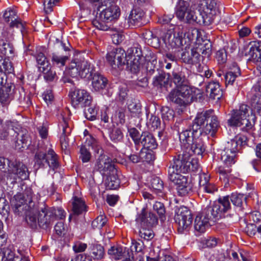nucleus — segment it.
<instances>
[{
    "instance_id": "obj_1",
    "label": "nucleus",
    "mask_w": 261,
    "mask_h": 261,
    "mask_svg": "<svg viewBox=\"0 0 261 261\" xmlns=\"http://www.w3.org/2000/svg\"><path fill=\"white\" fill-rule=\"evenodd\" d=\"M181 125V122H176L174 127L178 133L182 153L173 160L187 162L195 160L192 158L194 154L202 155L205 151V147L200 137L206 135L214 136L219 126V121L214 111L208 110L197 114L192 126L180 132Z\"/></svg>"
},
{
    "instance_id": "obj_2",
    "label": "nucleus",
    "mask_w": 261,
    "mask_h": 261,
    "mask_svg": "<svg viewBox=\"0 0 261 261\" xmlns=\"http://www.w3.org/2000/svg\"><path fill=\"white\" fill-rule=\"evenodd\" d=\"M197 160L192 162H182L180 160H173L168 169V178L176 185L178 195L185 196L192 191V185L188 178L180 173H185L189 171H195L198 168Z\"/></svg>"
},
{
    "instance_id": "obj_3",
    "label": "nucleus",
    "mask_w": 261,
    "mask_h": 261,
    "mask_svg": "<svg viewBox=\"0 0 261 261\" xmlns=\"http://www.w3.org/2000/svg\"><path fill=\"white\" fill-rule=\"evenodd\" d=\"M245 143V139L241 137H236L227 142L225 149L221 151V159L225 165H219L216 171L219 174L220 179L225 182L228 181V177L231 170L229 167L235 163L234 158L238 151L239 146L243 145Z\"/></svg>"
},
{
    "instance_id": "obj_4",
    "label": "nucleus",
    "mask_w": 261,
    "mask_h": 261,
    "mask_svg": "<svg viewBox=\"0 0 261 261\" xmlns=\"http://www.w3.org/2000/svg\"><path fill=\"white\" fill-rule=\"evenodd\" d=\"M199 41V31L196 29L189 30L185 34V46L181 55L179 58L181 61L186 64H193L199 63L201 60V56L199 53L195 50V48L190 49V46L194 40Z\"/></svg>"
},
{
    "instance_id": "obj_5",
    "label": "nucleus",
    "mask_w": 261,
    "mask_h": 261,
    "mask_svg": "<svg viewBox=\"0 0 261 261\" xmlns=\"http://www.w3.org/2000/svg\"><path fill=\"white\" fill-rule=\"evenodd\" d=\"M115 2L110 4L107 2L106 6L108 5L109 6L105 9L102 8L100 9L99 15H97L96 18L92 21L95 27L100 30L107 31L110 27L106 24V22L116 20L119 17L120 10L119 7L115 4Z\"/></svg>"
},
{
    "instance_id": "obj_6",
    "label": "nucleus",
    "mask_w": 261,
    "mask_h": 261,
    "mask_svg": "<svg viewBox=\"0 0 261 261\" xmlns=\"http://www.w3.org/2000/svg\"><path fill=\"white\" fill-rule=\"evenodd\" d=\"M249 111V107L245 104L241 105L238 109L233 110L227 120L228 125L231 127H240L241 130L245 132L251 129L253 124L247 119Z\"/></svg>"
},
{
    "instance_id": "obj_7",
    "label": "nucleus",
    "mask_w": 261,
    "mask_h": 261,
    "mask_svg": "<svg viewBox=\"0 0 261 261\" xmlns=\"http://www.w3.org/2000/svg\"><path fill=\"white\" fill-rule=\"evenodd\" d=\"M184 27L178 25L175 27L173 31H168L163 36L162 40L166 47L173 52L182 50L185 46V32L182 36Z\"/></svg>"
},
{
    "instance_id": "obj_8",
    "label": "nucleus",
    "mask_w": 261,
    "mask_h": 261,
    "mask_svg": "<svg viewBox=\"0 0 261 261\" xmlns=\"http://www.w3.org/2000/svg\"><path fill=\"white\" fill-rule=\"evenodd\" d=\"M229 196H225L219 198L217 201H214L210 205L207 206L203 211L205 215L210 217L213 223L224 218L226 213L230 209Z\"/></svg>"
},
{
    "instance_id": "obj_9",
    "label": "nucleus",
    "mask_w": 261,
    "mask_h": 261,
    "mask_svg": "<svg viewBox=\"0 0 261 261\" xmlns=\"http://www.w3.org/2000/svg\"><path fill=\"white\" fill-rule=\"evenodd\" d=\"M96 72L93 65L84 59H74L69 64L68 73L72 77L80 76L90 80Z\"/></svg>"
},
{
    "instance_id": "obj_10",
    "label": "nucleus",
    "mask_w": 261,
    "mask_h": 261,
    "mask_svg": "<svg viewBox=\"0 0 261 261\" xmlns=\"http://www.w3.org/2000/svg\"><path fill=\"white\" fill-rule=\"evenodd\" d=\"M126 60V68L132 72L136 73L143 66L145 58L143 56L142 51L138 44L134 45L128 48L125 52Z\"/></svg>"
},
{
    "instance_id": "obj_11",
    "label": "nucleus",
    "mask_w": 261,
    "mask_h": 261,
    "mask_svg": "<svg viewBox=\"0 0 261 261\" xmlns=\"http://www.w3.org/2000/svg\"><path fill=\"white\" fill-rule=\"evenodd\" d=\"M193 89L187 84L176 88L171 91L168 99L179 106H185L191 102L194 98Z\"/></svg>"
},
{
    "instance_id": "obj_12",
    "label": "nucleus",
    "mask_w": 261,
    "mask_h": 261,
    "mask_svg": "<svg viewBox=\"0 0 261 261\" xmlns=\"http://www.w3.org/2000/svg\"><path fill=\"white\" fill-rule=\"evenodd\" d=\"M8 170L6 177L7 182L14 184L16 182L17 178L22 180L27 179L29 176L27 167L21 162L14 161L8 165Z\"/></svg>"
},
{
    "instance_id": "obj_13",
    "label": "nucleus",
    "mask_w": 261,
    "mask_h": 261,
    "mask_svg": "<svg viewBox=\"0 0 261 261\" xmlns=\"http://www.w3.org/2000/svg\"><path fill=\"white\" fill-rule=\"evenodd\" d=\"M35 164L39 167H44L46 163L50 168L55 170L59 166L58 156L53 149L48 150L47 154L42 149L39 148L35 155Z\"/></svg>"
},
{
    "instance_id": "obj_14",
    "label": "nucleus",
    "mask_w": 261,
    "mask_h": 261,
    "mask_svg": "<svg viewBox=\"0 0 261 261\" xmlns=\"http://www.w3.org/2000/svg\"><path fill=\"white\" fill-rule=\"evenodd\" d=\"M177 18L187 23H192L197 22V16L194 11L191 9L188 1L178 0L175 8Z\"/></svg>"
},
{
    "instance_id": "obj_15",
    "label": "nucleus",
    "mask_w": 261,
    "mask_h": 261,
    "mask_svg": "<svg viewBox=\"0 0 261 261\" xmlns=\"http://www.w3.org/2000/svg\"><path fill=\"white\" fill-rule=\"evenodd\" d=\"M97 162L95 165V169L99 171L101 174H105L106 171L115 172V166L112 163V160L107 155L104 154L103 150L98 144H93L92 146Z\"/></svg>"
},
{
    "instance_id": "obj_16",
    "label": "nucleus",
    "mask_w": 261,
    "mask_h": 261,
    "mask_svg": "<svg viewBox=\"0 0 261 261\" xmlns=\"http://www.w3.org/2000/svg\"><path fill=\"white\" fill-rule=\"evenodd\" d=\"M174 220L178 225V231L181 232L191 225L192 217L190 211L186 206L176 207L175 210Z\"/></svg>"
},
{
    "instance_id": "obj_17",
    "label": "nucleus",
    "mask_w": 261,
    "mask_h": 261,
    "mask_svg": "<svg viewBox=\"0 0 261 261\" xmlns=\"http://www.w3.org/2000/svg\"><path fill=\"white\" fill-rule=\"evenodd\" d=\"M106 59L109 65L114 69L126 65L125 50L121 48L113 49L107 54Z\"/></svg>"
},
{
    "instance_id": "obj_18",
    "label": "nucleus",
    "mask_w": 261,
    "mask_h": 261,
    "mask_svg": "<svg viewBox=\"0 0 261 261\" xmlns=\"http://www.w3.org/2000/svg\"><path fill=\"white\" fill-rule=\"evenodd\" d=\"M71 96L72 104L75 108L89 107L92 102V97L84 89H75Z\"/></svg>"
},
{
    "instance_id": "obj_19",
    "label": "nucleus",
    "mask_w": 261,
    "mask_h": 261,
    "mask_svg": "<svg viewBox=\"0 0 261 261\" xmlns=\"http://www.w3.org/2000/svg\"><path fill=\"white\" fill-rule=\"evenodd\" d=\"M3 18L6 22L10 23L11 28L16 27L20 29L21 32L24 30V24L21 19L18 18L16 10L12 8H7L4 14Z\"/></svg>"
},
{
    "instance_id": "obj_20",
    "label": "nucleus",
    "mask_w": 261,
    "mask_h": 261,
    "mask_svg": "<svg viewBox=\"0 0 261 261\" xmlns=\"http://www.w3.org/2000/svg\"><path fill=\"white\" fill-rule=\"evenodd\" d=\"M133 249L129 252L128 249L120 246H113L108 250V254L115 260H119L122 257L123 261H130L133 258Z\"/></svg>"
},
{
    "instance_id": "obj_21",
    "label": "nucleus",
    "mask_w": 261,
    "mask_h": 261,
    "mask_svg": "<svg viewBox=\"0 0 261 261\" xmlns=\"http://www.w3.org/2000/svg\"><path fill=\"white\" fill-rule=\"evenodd\" d=\"M55 220L54 211L52 208H42L39 212L38 221L43 228H47Z\"/></svg>"
},
{
    "instance_id": "obj_22",
    "label": "nucleus",
    "mask_w": 261,
    "mask_h": 261,
    "mask_svg": "<svg viewBox=\"0 0 261 261\" xmlns=\"http://www.w3.org/2000/svg\"><path fill=\"white\" fill-rule=\"evenodd\" d=\"M136 222L138 228H139V235L141 239H146L147 236V210L143 207L140 212L138 213L136 218Z\"/></svg>"
},
{
    "instance_id": "obj_23",
    "label": "nucleus",
    "mask_w": 261,
    "mask_h": 261,
    "mask_svg": "<svg viewBox=\"0 0 261 261\" xmlns=\"http://www.w3.org/2000/svg\"><path fill=\"white\" fill-rule=\"evenodd\" d=\"M208 216H206L205 212L203 210L201 214L198 215L195 219L194 228L196 231L203 233L206 229L214 223L209 219Z\"/></svg>"
},
{
    "instance_id": "obj_24",
    "label": "nucleus",
    "mask_w": 261,
    "mask_h": 261,
    "mask_svg": "<svg viewBox=\"0 0 261 261\" xmlns=\"http://www.w3.org/2000/svg\"><path fill=\"white\" fill-rule=\"evenodd\" d=\"M59 128L62 130V135L60 137V143L62 149H66L68 145L67 136L71 131V128L69 124V120L64 117L60 122Z\"/></svg>"
},
{
    "instance_id": "obj_25",
    "label": "nucleus",
    "mask_w": 261,
    "mask_h": 261,
    "mask_svg": "<svg viewBox=\"0 0 261 261\" xmlns=\"http://www.w3.org/2000/svg\"><path fill=\"white\" fill-rule=\"evenodd\" d=\"M115 172L111 171H105V174H101L103 175L107 176V180L106 182V188L109 190H115L117 189L120 185V180L118 178L117 175V170L115 167Z\"/></svg>"
},
{
    "instance_id": "obj_26",
    "label": "nucleus",
    "mask_w": 261,
    "mask_h": 261,
    "mask_svg": "<svg viewBox=\"0 0 261 261\" xmlns=\"http://www.w3.org/2000/svg\"><path fill=\"white\" fill-rule=\"evenodd\" d=\"M15 85L12 83H7L0 88V100L3 103H6L12 99Z\"/></svg>"
},
{
    "instance_id": "obj_27",
    "label": "nucleus",
    "mask_w": 261,
    "mask_h": 261,
    "mask_svg": "<svg viewBox=\"0 0 261 261\" xmlns=\"http://www.w3.org/2000/svg\"><path fill=\"white\" fill-rule=\"evenodd\" d=\"M145 12L140 9H133L128 18L129 26L139 27L142 24L141 21L145 16Z\"/></svg>"
},
{
    "instance_id": "obj_28",
    "label": "nucleus",
    "mask_w": 261,
    "mask_h": 261,
    "mask_svg": "<svg viewBox=\"0 0 261 261\" xmlns=\"http://www.w3.org/2000/svg\"><path fill=\"white\" fill-rule=\"evenodd\" d=\"M248 55L250 59L257 63L261 73V42H255L250 47Z\"/></svg>"
},
{
    "instance_id": "obj_29",
    "label": "nucleus",
    "mask_w": 261,
    "mask_h": 261,
    "mask_svg": "<svg viewBox=\"0 0 261 261\" xmlns=\"http://www.w3.org/2000/svg\"><path fill=\"white\" fill-rule=\"evenodd\" d=\"M206 92L214 99H220L223 93L219 83L216 82H210L206 86Z\"/></svg>"
},
{
    "instance_id": "obj_30",
    "label": "nucleus",
    "mask_w": 261,
    "mask_h": 261,
    "mask_svg": "<svg viewBox=\"0 0 261 261\" xmlns=\"http://www.w3.org/2000/svg\"><path fill=\"white\" fill-rule=\"evenodd\" d=\"M91 80H92V87L96 91H100L107 86V79L98 72L95 73Z\"/></svg>"
},
{
    "instance_id": "obj_31",
    "label": "nucleus",
    "mask_w": 261,
    "mask_h": 261,
    "mask_svg": "<svg viewBox=\"0 0 261 261\" xmlns=\"http://www.w3.org/2000/svg\"><path fill=\"white\" fill-rule=\"evenodd\" d=\"M241 75L240 69L236 63L232 64L229 71L225 75V84L226 86L232 85L236 77Z\"/></svg>"
},
{
    "instance_id": "obj_32",
    "label": "nucleus",
    "mask_w": 261,
    "mask_h": 261,
    "mask_svg": "<svg viewBox=\"0 0 261 261\" xmlns=\"http://www.w3.org/2000/svg\"><path fill=\"white\" fill-rule=\"evenodd\" d=\"M39 212L37 206L35 205L32 208L30 209L28 211V213H26L25 215V221L33 228H36L38 223V217Z\"/></svg>"
},
{
    "instance_id": "obj_33",
    "label": "nucleus",
    "mask_w": 261,
    "mask_h": 261,
    "mask_svg": "<svg viewBox=\"0 0 261 261\" xmlns=\"http://www.w3.org/2000/svg\"><path fill=\"white\" fill-rule=\"evenodd\" d=\"M199 39L200 40V32H199ZM198 46L194 47L195 50L199 53V55L201 58H209L212 54V44L209 41L201 43L200 40L197 41Z\"/></svg>"
},
{
    "instance_id": "obj_34",
    "label": "nucleus",
    "mask_w": 261,
    "mask_h": 261,
    "mask_svg": "<svg viewBox=\"0 0 261 261\" xmlns=\"http://www.w3.org/2000/svg\"><path fill=\"white\" fill-rule=\"evenodd\" d=\"M154 234L151 232L148 233V245H149V256H148V261H158L155 256H158L160 252L159 246H156V242L155 241H149V240L153 238Z\"/></svg>"
},
{
    "instance_id": "obj_35",
    "label": "nucleus",
    "mask_w": 261,
    "mask_h": 261,
    "mask_svg": "<svg viewBox=\"0 0 261 261\" xmlns=\"http://www.w3.org/2000/svg\"><path fill=\"white\" fill-rule=\"evenodd\" d=\"M157 147L158 143L153 135L151 134H148V160L150 159L149 164H151L155 160L153 150L156 149Z\"/></svg>"
},
{
    "instance_id": "obj_36",
    "label": "nucleus",
    "mask_w": 261,
    "mask_h": 261,
    "mask_svg": "<svg viewBox=\"0 0 261 261\" xmlns=\"http://www.w3.org/2000/svg\"><path fill=\"white\" fill-rule=\"evenodd\" d=\"M200 1L205 4L207 9L210 10V13L212 16L219 13L220 7L222 5L219 0H200Z\"/></svg>"
},
{
    "instance_id": "obj_37",
    "label": "nucleus",
    "mask_w": 261,
    "mask_h": 261,
    "mask_svg": "<svg viewBox=\"0 0 261 261\" xmlns=\"http://www.w3.org/2000/svg\"><path fill=\"white\" fill-rule=\"evenodd\" d=\"M148 187L153 192L159 194L163 189V182L159 177L153 175L151 177L149 184H148Z\"/></svg>"
},
{
    "instance_id": "obj_38",
    "label": "nucleus",
    "mask_w": 261,
    "mask_h": 261,
    "mask_svg": "<svg viewBox=\"0 0 261 261\" xmlns=\"http://www.w3.org/2000/svg\"><path fill=\"white\" fill-rule=\"evenodd\" d=\"M229 201H231L232 203L239 208H241L246 204V195L241 193H232L229 196Z\"/></svg>"
},
{
    "instance_id": "obj_39",
    "label": "nucleus",
    "mask_w": 261,
    "mask_h": 261,
    "mask_svg": "<svg viewBox=\"0 0 261 261\" xmlns=\"http://www.w3.org/2000/svg\"><path fill=\"white\" fill-rule=\"evenodd\" d=\"M49 58L50 59L53 65L59 67L65 66L66 62L69 59V57L67 55H59L56 53L49 55Z\"/></svg>"
},
{
    "instance_id": "obj_40",
    "label": "nucleus",
    "mask_w": 261,
    "mask_h": 261,
    "mask_svg": "<svg viewBox=\"0 0 261 261\" xmlns=\"http://www.w3.org/2000/svg\"><path fill=\"white\" fill-rule=\"evenodd\" d=\"M251 111L253 113L261 116V95L253 94L250 100Z\"/></svg>"
},
{
    "instance_id": "obj_41",
    "label": "nucleus",
    "mask_w": 261,
    "mask_h": 261,
    "mask_svg": "<svg viewBox=\"0 0 261 261\" xmlns=\"http://www.w3.org/2000/svg\"><path fill=\"white\" fill-rule=\"evenodd\" d=\"M86 211L84 201L81 198L74 197L72 201V211L74 215H79Z\"/></svg>"
},
{
    "instance_id": "obj_42",
    "label": "nucleus",
    "mask_w": 261,
    "mask_h": 261,
    "mask_svg": "<svg viewBox=\"0 0 261 261\" xmlns=\"http://www.w3.org/2000/svg\"><path fill=\"white\" fill-rule=\"evenodd\" d=\"M173 82L174 83L176 88L181 86L184 85H187L186 77L182 71L178 69H174L172 72Z\"/></svg>"
},
{
    "instance_id": "obj_43",
    "label": "nucleus",
    "mask_w": 261,
    "mask_h": 261,
    "mask_svg": "<svg viewBox=\"0 0 261 261\" xmlns=\"http://www.w3.org/2000/svg\"><path fill=\"white\" fill-rule=\"evenodd\" d=\"M91 253L95 259H101L105 255V249L99 244H92L90 246Z\"/></svg>"
},
{
    "instance_id": "obj_44",
    "label": "nucleus",
    "mask_w": 261,
    "mask_h": 261,
    "mask_svg": "<svg viewBox=\"0 0 261 261\" xmlns=\"http://www.w3.org/2000/svg\"><path fill=\"white\" fill-rule=\"evenodd\" d=\"M35 205L33 201H31L30 203H28V204H24V205L16 204V207H13V211L18 215H25L26 213H28V211H29L30 209L32 208Z\"/></svg>"
},
{
    "instance_id": "obj_45",
    "label": "nucleus",
    "mask_w": 261,
    "mask_h": 261,
    "mask_svg": "<svg viewBox=\"0 0 261 261\" xmlns=\"http://www.w3.org/2000/svg\"><path fill=\"white\" fill-rule=\"evenodd\" d=\"M45 69L44 70L42 69L40 71L43 73L44 79L46 82H53L58 79L56 72L51 69L50 65L49 67H45Z\"/></svg>"
},
{
    "instance_id": "obj_46",
    "label": "nucleus",
    "mask_w": 261,
    "mask_h": 261,
    "mask_svg": "<svg viewBox=\"0 0 261 261\" xmlns=\"http://www.w3.org/2000/svg\"><path fill=\"white\" fill-rule=\"evenodd\" d=\"M118 98L119 101H123L127 97L128 88L125 83H120L118 86Z\"/></svg>"
},
{
    "instance_id": "obj_47",
    "label": "nucleus",
    "mask_w": 261,
    "mask_h": 261,
    "mask_svg": "<svg viewBox=\"0 0 261 261\" xmlns=\"http://www.w3.org/2000/svg\"><path fill=\"white\" fill-rule=\"evenodd\" d=\"M3 256L2 258L8 260H13V261H26L27 259H22L18 256H15L14 252L9 248H4L3 252Z\"/></svg>"
},
{
    "instance_id": "obj_48",
    "label": "nucleus",
    "mask_w": 261,
    "mask_h": 261,
    "mask_svg": "<svg viewBox=\"0 0 261 261\" xmlns=\"http://www.w3.org/2000/svg\"><path fill=\"white\" fill-rule=\"evenodd\" d=\"M36 61L39 65L38 68L40 70L43 69V70H45V68L47 67H49L50 64L48 61L47 60V59L45 55L42 53H39L37 54L36 57Z\"/></svg>"
},
{
    "instance_id": "obj_49",
    "label": "nucleus",
    "mask_w": 261,
    "mask_h": 261,
    "mask_svg": "<svg viewBox=\"0 0 261 261\" xmlns=\"http://www.w3.org/2000/svg\"><path fill=\"white\" fill-rule=\"evenodd\" d=\"M88 108L85 110V115L86 118L89 120L93 121L96 119L97 114V109L94 106L91 104Z\"/></svg>"
},
{
    "instance_id": "obj_50",
    "label": "nucleus",
    "mask_w": 261,
    "mask_h": 261,
    "mask_svg": "<svg viewBox=\"0 0 261 261\" xmlns=\"http://www.w3.org/2000/svg\"><path fill=\"white\" fill-rule=\"evenodd\" d=\"M107 222L106 216L103 215L98 216L92 222V227L94 229H101L105 226Z\"/></svg>"
},
{
    "instance_id": "obj_51",
    "label": "nucleus",
    "mask_w": 261,
    "mask_h": 261,
    "mask_svg": "<svg viewBox=\"0 0 261 261\" xmlns=\"http://www.w3.org/2000/svg\"><path fill=\"white\" fill-rule=\"evenodd\" d=\"M15 148L17 149H20L22 148H24L26 145V142L25 139H24V135L23 134H20L17 133L15 134Z\"/></svg>"
},
{
    "instance_id": "obj_52",
    "label": "nucleus",
    "mask_w": 261,
    "mask_h": 261,
    "mask_svg": "<svg viewBox=\"0 0 261 261\" xmlns=\"http://www.w3.org/2000/svg\"><path fill=\"white\" fill-rule=\"evenodd\" d=\"M161 113L163 120L164 121L171 120L174 117L173 110L168 107L162 108Z\"/></svg>"
},
{
    "instance_id": "obj_53",
    "label": "nucleus",
    "mask_w": 261,
    "mask_h": 261,
    "mask_svg": "<svg viewBox=\"0 0 261 261\" xmlns=\"http://www.w3.org/2000/svg\"><path fill=\"white\" fill-rule=\"evenodd\" d=\"M227 54L225 49L222 48L218 50L216 54V58L219 64H223L227 60Z\"/></svg>"
},
{
    "instance_id": "obj_54",
    "label": "nucleus",
    "mask_w": 261,
    "mask_h": 261,
    "mask_svg": "<svg viewBox=\"0 0 261 261\" xmlns=\"http://www.w3.org/2000/svg\"><path fill=\"white\" fill-rule=\"evenodd\" d=\"M27 202V200L24 199V196L22 194H18L14 196V199L12 201V205L13 206V207H16V204L24 205V204H28Z\"/></svg>"
},
{
    "instance_id": "obj_55",
    "label": "nucleus",
    "mask_w": 261,
    "mask_h": 261,
    "mask_svg": "<svg viewBox=\"0 0 261 261\" xmlns=\"http://www.w3.org/2000/svg\"><path fill=\"white\" fill-rule=\"evenodd\" d=\"M110 138L115 142L121 141L123 138V134L120 129H113L110 134Z\"/></svg>"
},
{
    "instance_id": "obj_56",
    "label": "nucleus",
    "mask_w": 261,
    "mask_h": 261,
    "mask_svg": "<svg viewBox=\"0 0 261 261\" xmlns=\"http://www.w3.org/2000/svg\"><path fill=\"white\" fill-rule=\"evenodd\" d=\"M132 244L134 245L135 251L137 253H140V254H144L145 252V246L142 240L139 239L138 241L137 242L135 240H133L132 241Z\"/></svg>"
},
{
    "instance_id": "obj_57",
    "label": "nucleus",
    "mask_w": 261,
    "mask_h": 261,
    "mask_svg": "<svg viewBox=\"0 0 261 261\" xmlns=\"http://www.w3.org/2000/svg\"><path fill=\"white\" fill-rule=\"evenodd\" d=\"M153 210L162 218V217L164 215L165 213V209L162 203L156 201L153 204Z\"/></svg>"
},
{
    "instance_id": "obj_58",
    "label": "nucleus",
    "mask_w": 261,
    "mask_h": 261,
    "mask_svg": "<svg viewBox=\"0 0 261 261\" xmlns=\"http://www.w3.org/2000/svg\"><path fill=\"white\" fill-rule=\"evenodd\" d=\"M59 0H43L44 11L46 14L53 11V7L58 3Z\"/></svg>"
},
{
    "instance_id": "obj_59",
    "label": "nucleus",
    "mask_w": 261,
    "mask_h": 261,
    "mask_svg": "<svg viewBox=\"0 0 261 261\" xmlns=\"http://www.w3.org/2000/svg\"><path fill=\"white\" fill-rule=\"evenodd\" d=\"M16 122L7 121L5 123L4 128H6L8 131L11 133V135H13L14 136L15 134L18 133L16 130V129H18V128L16 127Z\"/></svg>"
},
{
    "instance_id": "obj_60",
    "label": "nucleus",
    "mask_w": 261,
    "mask_h": 261,
    "mask_svg": "<svg viewBox=\"0 0 261 261\" xmlns=\"http://www.w3.org/2000/svg\"><path fill=\"white\" fill-rule=\"evenodd\" d=\"M80 158L83 162H88L91 158V154L90 152L85 146H81L80 149Z\"/></svg>"
},
{
    "instance_id": "obj_61",
    "label": "nucleus",
    "mask_w": 261,
    "mask_h": 261,
    "mask_svg": "<svg viewBox=\"0 0 261 261\" xmlns=\"http://www.w3.org/2000/svg\"><path fill=\"white\" fill-rule=\"evenodd\" d=\"M199 185L201 188L205 186L209 182L210 178V175L205 173H202L199 175Z\"/></svg>"
},
{
    "instance_id": "obj_62",
    "label": "nucleus",
    "mask_w": 261,
    "mask_h": 261,
    "mask_svg": "<svg viewBox=\"0 0 261 261\" xmlns=\"http://www.w3.org/2000/svg\"><path fill=\"white\" fill-rule=\"evenodd\" d=\"M167 82L165 76L161 74L158 76H156L153 79L152 84L155 87H161Z\"/></svg>"
},
{
    "instance_id": "obj_63",
    "label": "nucleus",
    "mask_w": 261,
    "mask_h": 261,
    "mask_svg": "<svg viewBox=\"0 0 261 261\" xmlns=\"http://www.w3.org/2000/svg\"><path fill=\"white\" fill-rule=\"evenodd\" d=\"M55 230L57 234L59 236H64L66 232L64 224L62 222H58L56 224Z\"/></svg>"
},
{
    "instance_id": "obj_64",
    "label": "nucleus",
    "mask_w": 261,
    "mask_h": 261,
    "mask_svg": "<svg viewBox=\"0 0 261 261\" xmlns=\"http://www.w3.org/2000/svg\"><path fill=\"white\" fill-rule=\"evenodd\" d=\"M151 38L148 39V45L150 44L154 48H158L160 45V40L159 38L154 36L152 32H151Z\"/></svg>"
}]
</instances>
